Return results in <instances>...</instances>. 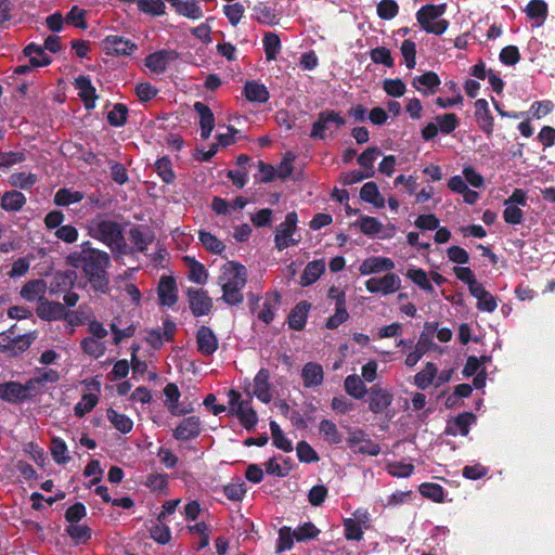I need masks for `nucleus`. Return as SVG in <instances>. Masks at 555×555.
I'll return each instance as SVG.
<instances>
[{
    "instance_id": "1",
    "label": "nucleus",
    "mask_w": 555,
    "mask_h": 555,
    "mask_svg": "<svg viewBox=\"0 0 555 555\" xmlns=\"http://www.w3.org/2000/svg\"><path fill=\"white\" fill-rule=\"evenodd\" d=\"M79 248L68 254L67 263L82 269L94 291L106 293L108 289L106 269L109 264V256L105 251L93 248L90 242H83Z\"/></svg>"
},
{
    "instance_id": "2",
    "label": "nucleus",
    "mask_w": 555,
    "mask_h": 555,
    "mask_svg": "<svg viewBox=\"0 0 555 555\" xmlns=\"http://www.w3.org/2000/svg\"><path fill=\"white\" fill-rule=\"evenodd\" d=\"M247 270L235 261H227L220 269L218 283L222 288V298L229 305H238L243 301V288L246 285Z\"/></svg>"
},
{
    "instance_id": "3",
    "label": "nucleus",
    "mask_w": 555,
    "mask_h": 555,
    "mask_svg": "<svg viewBox=\"0 0 555 555\" xmlns=\"http://www.w3.org/2000/svg\"><path fill=\"white\" fill-rule=\"evenodd\" d=\"M446 11V3L426 4L416 12V20L426 33L442 35L449 27V22L442 17Z\"/></svg>"
},
{
    "instance_id": "4",
    "label": "nucleus",
    "mask_w": 555,
    "mask_h": 555,
    "mask_svg": "<svg viewBox=\"0 0 555 555\" xmlns=\"http://www.w3.org/2000/svg\"><path fill=\"white\" fill-rule=\"evenodd\" d=\"M227 396L229 413L235 415L245 429H253L258 423V416L251 406V398L243 399L242 395L234 389L229 390Z\"/></svg>"
},
{
    "instance_id": "5",
    "label": "nucleus",
    "mask_w": 555,
    "mask_h": 555,
    "mask_svg": "<svg viewBox=\"0 0 555 555\" xmlns=\"http://www.w3.org/2000/svg\"><path fill=\"white\" fill-rule=\"evenodd\" d=\"M91 236L103 242L111 248L119 249L124 245V236L119 225L111 220L94 219L89 225Z\"/></svg>"
},
{
    "instance_id": "6",
    "label": "nucleus",
    "mask_w": 555,
    "mask_h": 555,
    "mask_svg": "<svg viewBox=\"0 0 555 555\" xmlns=\"http://www.w3.org/2000/svg\"><path fill=\"white\" fill-rule=\"evenodd\" d=\"M344 535L348 541H361L364 530L371 528V514L367 508H357L350 517L344 518Z\"/></svg>"
},
{
    "instance_id": "7",
    "label": "nucleus",
    "mask_w": 555,
    "mask_h": 555,
    "mask_svg": "<svg viewBox=\"0 0 555 555\" xmlns=\"http://www.w3.org/2000/svg\"><path fill=\"white\" fill-rule=\"evenodd\" d=\"M298 216L295 211L286 215L285 220L281 222L274 234V244L279 250H284L300 242V235L297 234Z\"/></svg>"
},
{
    "instance_id": "8",
    "label": "nucleus",
    "mask_w": 555,
    "mask_h": 555,
    "mask_svg": "<svg viewBox=\"0 0 555 555\" xmlns=\"http://www.w3.org/2000/svg\"><path fill=\"white\" fill-rule=\"evenodd\" d=\"M345 125V119L335 111H324L312 125L311 137L325 139Z\"/></svg>"
},
{
    "instance_id": "9",
    "label": "nucleus",
    "mask_w": 555,
    "mask_h": 555,
    "mask_svg": "<svg viewBox=\"0 0 555 555\" xmlns=\"http://www.w3.org/2000/svg\"><path fill=\"white\" fill-rule=\"evenodd\" d=\"M85 392L79 402L74 406V413L77 417H82L91 412L99 402L101 383L96 378L83 382Z\"/></svg>"
},
{
    "instance_id": "10",
    "label": "nucleus",
    "mask_w": 555,
    "mask_h": 555,
    "mask_svg": "<svg viewBox=\"0 0 555 555\" xmlns=\"http://www.w3.org/2000/svg\"><path fill=\"white\" fill-rule=\"evenodd\" d=\"M34 339L33 334L15 335L13 331L0 333V352L17 356L28 349Z\"/></svg>"
},
{
    "instance_id": "11",
    "label": "nucleus",
    "mask_w": 555,
    "mask_h": 555,
    "mask_svg": "<svg viewBox=\"0 0 555 555\" xmlns=\"http://www.w3.org/2000/svg\"><path fill=\"white\" fill-rule=\"evenodd\" d=\"M367 292L372 294H380L383 296L391 295L401 287V279L391 271L382 276L370 278L365 282Z\"/></svg>"
},
{
    "instance_id": "12",
    "label": "nucleus",
    "mask_w": 555,
    "mask_h": 555,
    "mask_svg": "<svg viewBox=\"0 0 555 555\" xmlns=\"http://www.w3.org/2000/svg\"><path fill=\"white\" fill-rule=\"evenodd\" d=\"M352 225L359 228L365 235L377 236L383 240L391 238L396 234L395 225L389 224L384 227L382 222L374 217L361 216Z\"/></svg>"
},
{
    "instance_id": "13",
    "label": "nucleus",
    "mask_w": 555,
    "mask_h": 555,
    "mask_svg": "<svg viewBox=\"0 0 555 555\" xmlns=\"http://www.w3.org/2000/svg\"><path fill=\"white\" fill-rule=\"evenodd\" d=\"M102 50L112 56H128L138 50V46L130 39L119 36L109 35L101 42Z\"/></svg>"
},
{
    "instance_id": "14",
    "label": "nucleus",
    "mask_w": 555,
    "mask_h": 555,
    "mask_svg": "<svg viewBox=\"0 0 555 555\" xmlns=\"http://www.w3.org/2000/svg\"><path fill=\"white\" fill-rule=\"evenodd\" d=\"M348 447L356 453L376 456L380 452V447L372 441L363 430H353L347 439Z\"/></svg>"
},
{
    "instance_id": "15",
    "label": "nucleus",
    "mask_w": 555,
    "mask_h": 555,
    "mask_svg": "<svg viewBox=\"0 0 555 555\" xmlns=\"http://www.w3.org/2000/svg\"><path fill=\"white\" fill-rule=\"evenodd\" d=\"M269 379V371L267 369H261L254 377L253 384L250 385L251 390L249 396L256 397L263 403H269L273 398V388Z\"/></svg>"
},
{
    "instance_id": "16",
    "label": "nucleus",
    "mask_w": 555,
    "mask_h": 555,
    "mask_svg": "<svg viewBox=\"0 0 555 555\" xmlns=\"http://www.w3.org/2000/svg\"><path fill=\"white\" fill-rule=\"evenodd\" d=\"M393 393L386 388L375 385L369 393V409L374 414L384 413L392 403Z\"/></svg>"
},
{
    "instance_id": "17",
    "label": "nucleus",
    "mask_w": 555,
    "mask_h": 555,
    "mask_svg": "<svg viewBox=\"0 0 555 555\" xmlns=\"http://www.w3.org/2000/svg\"><path fill=\"white\" fill-rule=\"evenodd\" d=\"M395 268L396 264L392 259L382 256H371L361 262L359 272L361 275H371L382 272H389Z\"/></svg>"
},
{
    "instance_id": "18",
    "label": "nucleus",
    "mask_w": 555,
    "mask_h": 555,
    "mask_svg": "<svg viewBox=\"0 0 555 555\" xmlns=\"http://www.w3.org/2000/svg\"><path fill=\"white\" fill-rule=\"evenodd\" d=\"M48 291L47 282L42 279L30 280L25 283L21 291V297L28 302H37L39 305L46 299Z\"/></svg>"
},
{
    "instance_id": "19",
    "label": "nucleus",
    "mask_w": 555,
    "mask_h": 555,
    "mask_svg": "<svg viewBox=\"0 0 555 555\" xmlns=\"http://www.w3.org/2000/svg\"><path fill=\"white\" fill-rule=\"evenodd\" d=\"M36 313L44 321H59L65 315V307L61 302L51 301L47 298L37 305Z\"/></svg>"
},
{
    "instance_id": "20",
    "label": "nucleus",
    "mask_w": 555,
    "mask_h": 555,
    "mask_svg": "<svg viewBox=\"0 0 555 555\" xmlns=\"http://www.w3.org/2000/svg\"><path fill=\"white\" fill-rule=\"evenodd\" d=\"M404 275L409 281H411L424 293L429 295H433L435 293V287L430 282L429 273L426 272L424 269L417 268L415 266H410L408 267Z\"/></svg>"
},
{
    "instance_id": "21",
    "label": "nucleus",
    "mask_w": 555,
    "mask_h": 555,
    "mask_svg": "<svg viewBox=\"0 0 555 555\" xmlns=\"http://www.w3.org/2000/svg\"><path fill=\"white\" fill-rule=\"evenodd\" d=\"M475 421L476 416L473 413H462L448 422L446 434L451 436H467L469 427Z\"/></svg>"
},
{
    "instance_id": "22",
    "label": "nucleus",
    "mask_w": 555,
    "mask_h": 555,
    "mask_svg": "<svg viewBox=\"0 0 555 555\" xmlns=\"http://www.w3.org/2000/svg\"><path fill=\"white\" fill-rule=\"evenodd\" d=\"M197 349L203 356H210L218 349V339L214 332L202 326L196 334Z\"/></svg>"
},
{
    "instance_id": "23",
    "label": "nucleus",
    "mask_w": 555,
    "mask_h": 555,
    "mask_svg": "<svg viewBox=\"0 0 555 555\" xmlns=\"http://www.w3.org/2000/svg\"><path fill=\"white\" fill-rule=\"evenodd\" d=\"M190 308L195 315L207 314L211 307V298L204 291H190L189 292Z\"/></svg>"
},
{
    "instance_id": "24",
    "label": "nucleus",
    "mask_w": 555,
    "mask_h": 555,
    "mask_svg": "<svg viewBox=\"0 0 555 555\" xmlns=\"http://www.w3.org/2000/svg\"><path fill=\"white\" fill-rule=\"evenodd\" d=\"M201 422L196 416H190L181 421L175 430V438L178 440H190L198 436Z\"/></svg>"
},
{
    "instance_id": "25",
    "label": "nucleus",
    "mask_w": 555,
    "mask_h": 555,
    "mask_svg": "<svg viewBox=\"0 0 555 555\" xmlns=\"http://www.w3.org/2000/svg\"><path fill=\"white\" fill-rule=\"evenodd\" d=\"M301 378L307 388L320 386L324 379L322 365L315 362L306 363L301 370Z\"/></svg>"
},
{
    "instance_id": "26",
    "label": "nucleus",
    "mask_w": 555,
    "mask_h": 555,
    "mask_svg": "<svg viewBox=\"0 0 555 555\" xmlns=\"http://www.w3.org/2000/svg\"><path fill=\"white\" fill-rule=\"evenodd\" d=\"M475 116L480 129L491 135L493 132V118L491 116L489 104L485 99H478L475 102Z\"/></svg>"
},
{
    "instance_id": "27",
    "label": "nucleus",
    "mask_w": 555,
    "mask_h": 555,
    "mask_svg": "<svg viewBox=\"0 0 555 555\" xmlns=\"http://www.w3.org/2000/svg\"><path fill=\"white\" fill-rule=\"evenodd\" d=\"M75 87L78 91V95L83 101L85 106L90 109L95 106L98 95L95 94V88L91 85L89 78L79 76L75 80Z\"/></svg>"
},
{
    "instance_id": "28",
    "label": "nucleus",
    "mask_w": 555,
    "mask_h": 555,
    "mask_svg": "<svg viewBox=\"0 0 555 555\" xmlns=\"http://www.w3.org/2000/svg\"><path fill=\"white\" fill-rule=\"evenodd\" d=\"M413 87L425 95H429L436 92L440 85L438 75L434 72H427L421 76H416L412 81Z\"/></svg>"
},
{
    "instance_id": "29",
    "label": "nucleus",
    "mask_w": 555,
    "mask_h": 555,
    "mask_svg": "<svg viewBox=\"0 0 555 555\" xmlns=\"http://www.w3.org/2000/svg\"><path fill=\"white\" fill-rule=\"evenodd\" d=\"M194 109L199 116L201 134L204 139H208L215 127L214 114L211 109L202 102H196Z\"/></svg>"
},
{
    "instance_id": "30",
    "label": "nucleus",
    "mask_w": 555,
    "mask_h": 555,
    "mask_svg": "<svg viewBox=\"0 0 555 555\" xmlns=\"http://www.w3.org/2000/svg\"><path fill=\"white\" fill-rule=\"evenodd\" d=\"M470 294L477 299L478 310L491 313L498 308L495 297L490 294L482 284L475 286Z\"/></svg>"
},
{
    "instance_id": "31",
    "label": "nucleus",
    "mask_w": 555,
    "mask_h": 555,
    "mask_svg": "<svg viewBox=\"0 0 555 555\" xmlns=\"http://www.w3.org/2000/svg\"><path fill=\"white\" fill-rule=\"evenodd\" d=\"M184 266L188 271V278L190 281L196 284H205L208 279V272L206 268L190 256L183 258Z\"/></svg>"
},
{
    "instance_id": "32",
    "label": "nucleus",
    "mask_w": 555,
    "mask_h": 555,
    "mask_svg": "<svg viewBox=\"0 0 555 555\" xmlns=\"http://www.w3.org/2000/svg\"><path fill=\"white\" fill-rule=\"evenodd\" d=\"M175 54L173 52L169 51H157L152 54H150L145 59V65L146 67L153 72V73H163L168 63L173 60Z\"/></svg>"
},
{
    "instance_id": "33",
    "label": "nucleus",
    "mask_w": 555,
    "mask_h": 555,
    "mask_svg": "<svg viewBox=\"0 0 555 555\" xmlns=\"http://www.w3.org/2000/svg\"><path fill=\"white\" fill-rule=\"evenodd\" d=\"M158 298L162 305L172 306L177 301V287L173 279L162 278L158 284Z\"/></svg>"
},
{
    "instance_id": "34",
    "label": "nucleus",
    "mask_w": 555,
    "mask_h": 555,
    "mask_svg": "<svg viewBox=\"0 0 555 555\" xmlns=\"http://www.w3.org/2000/svg\"><path fill=\"white\" fill-rule=\"evenodd\" d=\"M280 306V297L278 294H268L264 297L261 309L257 313V318L266 324H269L275 315V311Z\"/></svg>"
},
{
    "instance_id": "35",
    "label": "nucleus",
    "mask_w": 555,
    "mask_h": 555,
    "mask_svg": "<svg viewBox=\"0 0 555 555\" xmlns=\"http://www.w3.org/2000/svg\"><path fill=\"white\" fill-rule=\"evenodd\" d=\"M198 240L203 247L214 255H221L225 250L223 241L205 229L198 230Z\"/></svg>"
},
{
    "instance_id": "36",
    "label": "nucleus",
    "mask_w": 555,
    "mask_h": 555,
    "mask_svg": "<svg viewBox=\"0 0 555 555\" xmlns=\"http://www.w3.org/2000/svg\"><path fill=\"white\" fill-rule=\"evenodd\" d=\"M0 399L16 403L25 400V389L22 388V384L16 382H9L0 384Z\"/></svg>"
},
{
    "instance_id": "37",
    "label": "nucleus",
    "mask_w": 555,
    "mask_h": 555,
    "mask_svg": "<svg viewBox=\"0 0 555 555\" xmlns=\"http://www.w3.org/2000/svg\"><path fill=\"white\" fill-rule=\"evenodd\" d=\"M325 271L324 260H314L309 262L300 276L301 286L313 284Z\"/></svg>"
},
{
    "instance_id": "38",
    "label": "nucleus",
    "mask_w": 555,
    "mask_h": 555,
    "mask_svg": "<svg viewBox=\"0 0 555 555\" xmlns=\"http://www.w3.org/2000/svg\"><path fill=\"white\" fill-rule=\"evenodd\" d=\"M310 304L307 301L299 302L289 313L288 325L291 328L299 331L306 325Z\"/></svg>"
},
{
    "instance_id": "39",
    "label": "nucleus",
    "mask_w": 555,
    "mask_h": 555,
    "mask_svg": "<svg viewBox=\"0 0 555 555\" xmlns=\"http://www.w3.org/2000/svg\"><path fill=\"white\" fill-rule=\"evenodd\" d=\"M526 14L534 21V25L540 27L547 16V4L543 0H531L526 7Z\"/></svg>"
},
{
    "instance_id": "40",
    "label": "nucleus",
    "mask_w": 555,
    "mask_h": 555,
    "mask_svg": "<svg viewBox=\"0 0 555 555\" xmlns=\"http://www.w3.org/2000/svg\"><path fill=\"white\" fill-rule=\"evenodd\" d=\"M244 94L250 102L264 103L269 100L268 89L257 81H247L244 87Z\"/></svg>"
},
{
    "instance_id": "41",
    "label": "nucleus",
    "mask_w": 555,
    "mask_h": 555,
    "mask_svg": "<svg viewBox=\"0 0 555 555\" xmlns=\"http://www.w3.org/2000/svg\"><path fill=\"white\" fill-rule=\"evenodd\" d=\"M24 53L29 57L31 67L47 66L51 63V59L46 54L44 49L35 43L28 44L24 49Z\"/></svg>"
},
{
    "instance_id": "42",
    "label": "nucleus",
    "mask_w": 555,
    "mask_h": 555,
    "mask_svg": "<svg viewBox=\"0 0 555 555\" xmlns=\"http://www.w3.org/2000/svg\"><path fill=\"white\" fill-rule=\"evenodd\" d=\"M164 395L166 397V405L171 414L173 415H182L186 413V410L181 409L178 404L180 398V391L175 384H168L164 388Z\"/></svg>"
},
{
    "instance_id": "43",
    "label": "nucleus",
    "mask_w": 555,
    "mask_h": 555,
    "mask_svg": "<svg viewBox=\"0 0 555 555\" xmlns=\"http://www.w3.org/2000/svg\"><path fill=\"white\" fill-rule=\"evenodd\" d=\"M437 373V366L431 362H427L425 367L414 376L415 386L422 390L428 388L434 383Z\"/></svg>"
},
{
    "instance_id": "44",
    "label": "nucleus",
    "mask_w": 555,
    "mask_h": 555,
    "mask_svg": "<svg viewBox=\"0 0 555 555\" xmlns=\"http://www.w3.org/2000/svg\"><path fill=\"white\" fill-rule=\"evenodd\" d=\"M106 416L111 424L122 434H128L133 428L132 420L125 414L118 413L114 409H108Z\"/></svg>"
},
{
    "instance_id": "45",
    "label": "nucleus",
    "mask_w": 555,
    "mask_h": 555,
    "mask_svg": "<svg viewBox=\"0 0 555 555\" xmlns=\"http://www.w3.org/2000/svg\"><path fill=\"white\" fill-rule=\"evenodd\" d=\"M175 10L178 14L191 20L203 17V11L196 0H181Z\"/></svg>"
},
{
    "instance_id": "46",
    "label": "nucleus",
    "mask_w": 555,
    "mask_h": 555,
    "mask_svg": "<svg viewBox=\"0 0 555 555\" xmlns=\"http://www.w3.org/2000/svg\"><path fill=\"white\" fill-rule=\"evenodd\" d=\"M319 431L323 439L331 444H338L341 442V435L336 424L330 420H322L320 422Z\"/></svg>"
},
{
    "instance_id": "47",
    "label": "nucleus",
    "mask_w": 555,
    "mask_h": 555,
    "mask_svg": "<svg viewBox=\"0 0 555 555\" xmlns=\"http://www.w3.org/2000/svg\"><path fill=\"white\" fill-rule=\"evenodd\" d=\"M385 469L392 477L408 478L413 474L414 465L402 461H389L386 463Z\"/></svg>"
},
{
    "instance_id": "48",
    "label": "nucleus",
    "mask_w": 555,
    "mask_h": 555,
    "mask_svg": "<svg viewBox=\"0 0 555 555\" xmlns=\"http://www.w3.org/2000/svg\"><path fill=\"white\" fill-rule=\"evenodd\" d=\"M345 390L349 396L356 399H361L366 393V387L363 383V379L356 374L346 377Z\"/></svg>"
},
{
    "instance_id": "49",
    "label": "nucleus",
    "mask_w": 555,
    "mask_h": 555,
    "mask_svg": "<svg viewBox=\"0 0 555 555\" xmlns=\"http://www.w3.org/2000/svg\"><path fill=\"white\" fill-rule=\"evenodd\" d=\"M116 283H117V288L119 289V296L121 298H124V299L129 298L133 305H135V306L140 305L141 293L134 284L128 282L125 279H120Z\"/></svg>"
},
{
    "instance_id": "50",
    "label": "nucleus",
    "mask_w": 555,
    "mask_h": 555,
    "mask_svg": "<svg viewBox=\"0 0 555 555\" xmlns=\"http://www.w3.org/2000/svg\"><path fill=\"white\" fill-rule=\"evenodd\" d=\"M270 430L272 436L273 444L284 451L291 452L293 450V442L284 435L281 427L275 421L270 422Z\"/></svg>"
},
{
    "instance_id": "51",
    "label": "nucleus",
    "mask_w": 555,
    "mask_h": 555,
    "mask_svg": "<svg viewBox=\"0 0 555 555\" xmlns=\"http://www.w3.org/2000/svg\"><path fill=\"white\" fill-rule=\"evenodd\" d=\"M360 197L364 202L371 203L376 207L384 206V198L382 197L378 188L374 182H367L361 188Z\"/></svg>"
},
{
    "instance_id": "52",
    "label": "nucleus",
    "mask_w": 555,
    "mask_h": 555,
    "mask_svg": "<svg viewBox=\"0 0 555 555\" xmlns=\"http://www.w3.org/2000/svg\"><path fill=\"white\" fill-rule=\"evenodd\" d=\"M25 203H26V198H25L24 194L18 191L7 192L2 196V201H1L2 207L5 210H11V211L20 210L24 206Z\"/></svg>"
},
{
    "instance_id": "53",
    "label": "nucleus",
    "mask_w": 555,
    "mask_h": 555,
    "mask_svg": "<svg viewBox=\"0 0 555 555\" xmlns=\"http://www.w3.org/2000/svg\"><path fill=\"white\" fill-rule=\"evenodd\" d=\"M82 198L83 194L79 191L60 189L54 196V203L57 206H68L70 204L80 202Z\"/></svg>"
},
{
    "instance_id": "54",
    "label": "nucleus",
    "mask_w": 555,
    "mask_h": 555,
    "mask_svg": "<svg viewBox=\"0 0 555 555\" xmlns=\"http://www.w3.org/2000/svg\"><path fill=\"white\" fill-rule=\"evenodd\" d=\"M81 348L83 352L93 357L100 358L105 353L106 346L101 339L95 337H87L81 341Z\"/></svg>"
},
{
    "instance_id": "55",
    "label": "nucleus",
    "mask_w": 555,
    "mask_h": 555,
    "mask_svg": "<svg viewBox=\"0 0 555 555\" xmlns=\"http://www.w3.org/2000/svg\"><path fill=\"white\" fill-rule=\"evenodd\" d=\"M50 450L53 460L59 464H65L70 460L66 443L61 438L52 439Z\"/></svg>"
},
{
    "instance_id": "56",
    "label": "nucleus",
    "mask_w": 555,
    "mask_h": 555,
    "mask_svg": "<svg viewBox=\"0 0 555 555\" xmlns=\"http://www.w3.org/2000/svg\"><path fill=\"white\" fill-rule=\"evenodd\" d=\"M263 48L267 60H274L281 50V40L279 36L274 33L266 34L263 38Z\"/></svg>"
},
{
    "instance_id": "57",
    "label": "nucleus",
    "mask_w": 555,
    "mask_h": 555,
    "mask_svg": "<svg viewBox=\"0 0 555 555\" xmlns=\"http://www.w3.org/2000/svg\"><path fill=\"white\" fill-rule=\"evenodd\" d=\"M418 490L423 496L434 502L440 503L444 499L443 488L438 483L425 482L420 486Z\"/></svg>"
},
{
    "instance_id": "58",
    "label": "nucleus",
    "mask_w": 555,
    "mask_h": 555,
    "mask_svg": "<svg viewBox=\"0 0 555 555\" xmlns=\"http://www.w3.org/2000/svg\"><path fill=\"white\" fill-rule=\"evenodd\" d=\"M137 5L139 11L153 16L163 15L166 8L163 0H139Z\"/></svg>"
},
{
    "instance_id": "59",
    "label": "nucleus",
    "mask_w": 555,
    "mask_h": 555,
    "mask_svg": "<svg viewBox=\"0 0 555 555\" xmlns=\"http://www.w3.org/2000/svg\"><path fill=\"white\" fill-rule=\"evenodd\" d=\"M436 124L439 131L449 134L459 126V119L455 114L449 113L436 117Z\"/></svg>"
},
{
    "instance_id": "60",
    "label": "nucleus",
    "mask_w": 555,
    "mask_h": 555,
    "mask_svg": "<svg viewBox=\"0 0 555 555\" xmlns=\"http://www.w3.org/2000/svg\"><path fill=\"white\" fill-rule=\"evenodd\" d=\"M128 109L124 104H116L107 114L108 122L114 127L125 125L127 120Z\"/></svg>"
},
{
    "instance_id": "61",
    "label": "nucleus",
    "mask_w": 555,
    "mask_h": 555,
    "mask_svg": "<svg viewBox=\"0 0 555 555\" xmlns=\"http://www.w3.org/2000/svg\"><path fill=\"white\" fill-rule=\"evenodd\" d=\"M37 182V177L30 172H16L11 175L10 183L15 188L27 189Z\"/></svg>"
},
{
    "instance_id": "62",
    "label": "nucleus",
    "mask_w": 555,
    "mask_h": 555,
    "mask_svg": "<svg viewBox=\"0 0 555 555\" xmlns=\"http://www.w3.org/2000/svg\"><path fill=\"white\" fill-rule=\"evenodd\" d=\"M383 90L390 96L400 98L405 93L406 87L401 79H385Z\"/></svg>"
},
{
    "instance_id": "63",
    "label": "nucleus",
    "mask_w": 555,
    "mask_h": 555,
    "mask_svg": "<svg viewBox=\"0 0 555 555\" xmlns=\"http://www.w3.org/2000/svg\"><path fill=\"white\" fill-rule=\"evenodd\" d=\"M294 531L288 527H283L279 531V539L276 543V552H284L291 550L295 540Z\"/></svg>"
},
{
    "instance_id": "64",
    "label": "nucleus",
    "mask_w": 555,
    "mask_h": 555,
    "mask_svg": "<svg viewBox=\"0 0 555 555\" xmlns=\"http://www.w3.org/2000/svg\"><path fill=\"white\" fill-rule=\"evenodd\" d=\"M297 456L301 462L313 463L319 461V456L313 448L306 441H300L296 447Z\"/></svg>"
}]
</instances>
